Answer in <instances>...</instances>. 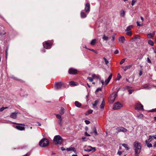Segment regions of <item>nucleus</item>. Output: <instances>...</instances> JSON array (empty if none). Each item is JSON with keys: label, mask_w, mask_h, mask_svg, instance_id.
Returning a JSON list of instances; mask_svg holds the SVG:
<instances>
[{"label": "nucleus", "mask_w": 156, "mask_h": 156, "mask_svg": "<svg viewBox=\"0 0 156 156\" xmlns=\"http://www.w3.org/2000/svg\"><path fill=\"white\" fill-rule=\"evenodd\" d=\"M150 112H156V108L155 109H152L149 111Z\"/></svg>", "instance_id": "obj_47"}, {"label": "nucleus", "mask_w": 156, "mask_h": 156, "mask_svg": "<svg viewBox=\"0 0 156 156\" xmlns=\"http://www.w3.org/2000/svg\"><path fill=\"white\" fill-rule=\"evenodd\" d=\"M136 23H137V26H138L140 27V26H142L143 25H142V24L141 25L139 23V22H137Z\"/></svg>", "instance_id": "obj_56"}, {"label": "nucleus", "mask_w": 156, "mask_h": 156, "mask_svg": "<svg viewBox=\"0 0 156 156\" xmlns=\"http://www.w3.org/2000/svg\"><path fill=\"white\" fill-rule=\"evenodd\" d=\"M66 150L67 151H73L75 152L76 151V150L74 147H71L69 148H68L66 149Z\"/></svg>", "instance_id": "obj_22"}, {"label": "nucleus", "mask_w": 156, "mask_h": 156, "mask_svg": "<svg viewBox=\"0 0 156 156\" xmlns=\"http://www.w3.org/2000/svg\"><path fill=\"white\" fill-rule=\"evenodd\" d=\"M120 14L121 16L124 17L125 16V12L123 10H121L120 12Z\"/></svg>", "instance_id": "obj_30"}, {"label": "nucleus", "mask_w": 156, "mask_h": 156, "mask_svg": "<svg viewBox=\"0 0 156 156\" xmlns=\"http://www.w3.org/2000/svg\"><path fill=\"white\" fill-rule=\"evenodd\" d=\"M136 2V0H133L131 2V5L132 6H133L134 5L135 3Z\"/></svg>", "instance_id": "obj_43"}, {"label": "nucleus", "mask_w": 156, "mask_h": 156, "mask_svg": "<svg viewBox=\"0 0 156 156\" xmlns=\"http://www.w3.org/2000/svg\"><path fill=\"white\" fill-rule=\"evenodd\" d=\"M146 144H147V146L149 147H152V144L151 143H149L148 142Z\"/></svg>", "instance_id": "obj_42"}, {"label": "nucleus", "mask_w": 156, "mask_h": 156, "mask_svg": "<svg viewBox=\"0 0 156 156\" xmlns=\"http://www.w3.org/2000/svg\"><path fill=\"white\" fill-rule=\"evenodd\" d=\"M109 81L108 80H106L105 81V85L106 86V85L108 84V83H109Z\"/></svg>", "instance_id": "obj_44"}, {"label": "nucleus", "mask_w": 156, "mask_h": 156, "mask_svg": "<svg viewBox=\"0 0 156 156\" xmlns=\"http://www.w3.org/2000/svg\"><path fill=\"white\" fill-rule=\"evenodd\" d=\"M102 39L106 41H107L108 40V37L104 34L103 36Z\"/></svg>", "instance_id": "obj_31"}, {"label": "nucleus", "mask_w": 156, "mask_h": 156, "mask_svg": "<svg viewBox=\"0 0 156 156\" xmlns=\"http://www.w3.org/2000/svg\"><path fill=\"white\" fill-rule=\"evenodd\" d=\"M117 95V93L116 92H114L111 95L109 99L110 103H113L114 102Z\"/></svg>", "instance_id": "obj_5"}, {"label": "nucleus", "mask_w": 156, "mask_h": 156, "mask_svg": "<svg viewBox=\"0 0 156 156\" xmlns=\"http://www.w3.org/2000/svg\"><path fill=\"white\" fill-rule=\"evenodd\" d=\"M99 102V100H97L95 101L94 103L93 104V105L94 107H96L97 104H98Z\"/></svg>", "instance_id": "obj_24"}, {"label": "nucleus", "mask_w": 156, "mask_h": 156, "mask_svg": "<svg viewBox=\"0 0 156 156\" xmlns=\"http://www.w3.org/2000/svg\"><path fill=\"white\" fill-rule=\"evenodd\" d=\"M153 146L154 147H156V142H154Z\"/></svg>", "instance_id": "obj_64"}, {"label": "nucleus", "mask_w": 156, "mask_h": 156, "mask_svg": "<svg viewBox=\"0 0 156 156\" xmlns=\"http://www.w3.org/2000/svg\"><path fill=\"white\" fill-rule=\"evenodd\" d=\"M147 62L148 63H151V61L149 58L148 57L147 58Z\"/></svg>", "instance_id": "obj_53"}, {"label": "nucleus", "mask_w": 156, "mask_h": 156, "mask_svg": "<svg viewBox=\"0 0 156 156\" xmlns=\"http://www.w3.org/2000/svg\"><path fill=\"white\" fill-rule=\"evenodd\" d=\"M85 135L87 136H90V135L89 134H88L87 132H85Z\"/></svg>", "instance_id": "obj_52"}, {"label": "nucleus", "mask_w": 156, "mask_h": 156, "mask_svg": "<svg viewBox=\"0 0 156 156\" xmlns=\"http://www.w3.org/2000/svg\"><path fill=\"white\" fill-rule=\"evenodd\" d=\"M8 107H2L0 108V112H2L5 109L7 108Z\"/></svg>", "instance_id": "obj_40"}, {"label": "nucleus", "mask_w": 156, "mask_h": 156, "mask_svg": "<svg viewBox=\"0 0 156 156\" xmlns=\"http://www.w3.org/2000/svg\"><path fill=\"white\" fill-rule=\"evenodd\" d=\"M112 74H111L110 75L108 76V78L107 79L109 81H110L111 79H112Z\"/></svg>", "instance_id": "obj_36"}, {"label": "nucleus", "mask_w": 156, "mask_h": 156, "mask_svg": "<svg viewBox=\"0 0 156 156\" xmlns=\"http://www.w3.org/2000/svg\"><path fill=\"white\" fill-rule=\"evenodd\" d=\"M61 149L62 151H63L65 150V149L63 147H61Z\"/></svg>", "instance_id": "obj_62"}, {"label": "nucleus", "mask_w": 156, "mask_h": 156, "mask_svg": "<svg viewBox=\"0 0 156 156\" xmlns=\"http://www.w3.org/2000/svg\"><path fill=\"white\" fill-rule=\"evenodd\" d=\"M85 122L86 124H88L90 123V122L89 121L87 120H85Z\"/></svg>", "instance_id": "obj_48"}, {"label": "nucleus", "mask_w": 156, "mask_h": 156, "mask_svg": "<svg viewBox=\"0 0 156 156\" xmlns=\"http://www.w3.org/2000/svg\"><path fill=\"white\" fill-rule=\"evenodd\" d=\"M89 147H90V148H92L93 150H94L93 151V152H94V151H96V148H95V147H92L90 146H89Z\"/></svg>", "instance_id": "obj_58"}, {"label": "nucleus", "mask_w": 156, "mask_h": 156, "mask_svg": "<svg viewBox=\"0 0 156 156\" xmlns=\"http://www.w3.org/2000/svg\"><path fill=\"white\" fill-rule=\"evenodd\" d=\"M65 112V110L63 107H61V109L60 111V113L61 115H62L64 114Z\"/></svg>", "instance_id": "obj_23"}, {"label": "nucleus", "mask_w": 156, "mask_h": 156, "mask_svg": "<svg viewBox=\"0 0 156 156\" xmlns=\"http://www.w3.org/2000/svg\"><path fill=\"white\" fill-rule=\"evenodd\" d=\"M56 118L58 119V123L60 126H62L63 124L62 119L61 115L58 114H55Z\"/></svg>", "instance_id": "obj_8"}, {"label": "nucleus", "mask_w": 156, "mask_h": 156, "mask_svg": "<svg viewBox=\"0 0 156 156\" xmlns=\"http://www.w3.org/2000/svg\"><path fill=\"white\" fill-rule=\"evenodd\" d=\"M92 77L93 79L94 78H98L99 76L96 75L95 74H93L92 76Z\"/></svg>", "instance_id": "obj_34"}, {"label": "nucleus", "mask_w": 156, "mask_h": 156, "mask_svg": "<svg viewBox=\"0 0 156 156\" xmlns=\"http://www.w3.org/2000/svg\"><path fill=\"white\" fill-rule=\"evenodd\" d=\"M103 59L104 60L105 65H107L108 63L109 62L104 57Z\"/></svg>", "instance_id": "obj_39"}, {"label": "nucleus", "mask_w": 156, "mask_h": 156, "mask_svg": "<svg viewBox=\"0 0 156 156\" xmlns=\"http://www.w3.org/2000/svg\"><path fill=\"white\" fill-rule=\"evenodd\" d=\"M138 38V36L137 37L136 36H135L134 37L132 38V39H136Z\"/></svg>", "instance_id": "obj_61"}, {"label": "nucleus", "mask_w": 156, "mask_h": 156, "mask_svg": "<svg viewBox=\"0 0 156 156\" xmlns=\"http://www.w3.org/2000/svg\"><path fill=\"white\" fill-rule=\"evenodd\" d=\"M43 45L44 48L48 49L51 48V44L48 41H45L43 43Z\"/></svg>", "instance_id": "obj_9"}, {"label": "nucleus", "mask_w": 156, "mask_h": 156, "mask_svg": "<svg viewBox=\"0 0 156 156\" xmlns=\"http://www.w3.org/2000/svg\"><path fill=\"white\" fill-rule=\"evenodd\" d=\"M144 115L142 114H140L137 115V117L139 119H142L143 118Z\"/></svg>", "instance_id": "obj_27"}, {"label": "nucleus", "mask_w": 156, "mask_h": 156, "mask_svg": "<svg viewBox=\"0 0 156 156\" xmlns=\"http://www.w3.org/2000/svg\"><path fill=\"white\" fill-rule=\"evenodd\" d=\"M16 128L18 130H23L25 129V127L23 126H16Z\"/></svg>", "instance_id": "obj_18"}, {"label": "nucleus", "mask_w": 156, "mask_h": 156, "mask_svg": "<svg viewBox=\"0 0 156 156\" xmlns=\"http://www.w3.org/2000/svg\"><path fill=\"white\" fill-rule=\"evenodd\" d=\"M96 39L92 40L90 42V44L92 46L94 45L96 43Z\"/></svg>", "instance_id": "obj_21"}, {"label": "nucleus", "mask_w": 156, "mask_h": 156, "mask_svg": "<svg viewBox=\"0 0 156 156\" xmlns=\"http://www.w3.org/2000/svg\"><path fill=\"white\" fill-rule=\"evenodd\" d=\"M63 84V83L61 82H55L54 86V89L56 90L60 89Z\"/></svg>", "instance_id": "obj_4"}, {"label": "nucleus", "mask_w": 156, "mask_h": 156, "mask_svg": "<svg viewBox=\"0 0 156 156\" xmlns=\"http://www.w3.org/2000/svg\"><path fill=\"white\" fill-rule=\"evenodd\" d=\"M133 91V90H128L129 94H131L132 93Z\"/></svg>", "instance_id": "obj_49"}, {"label": "nucleus", "mask_w": 156, "mask_h": 156, "mask_svg": "<svg viewBox=\"0 0 156 156\" xmlns=\"http://www.w3.org/2000/svg\"><path fill=\"white\" fill-rule=\"evenodd\" d=\"M148 43L151 45L153 46L154 45V43L153 41L151 40H150L148 41Z\"/></svg>", "instance_id": "obj_29"}, {"label": "nucleus", "mask_w": 156, "mask_h": 156, "mask_svg": "<svg viewBox=\"0 0 156 156\" xmlns=\"http://www.w3.org/2000/svg\"><path fill=\"white\" fill-rule=\"evenodd\" d=\"M93 130L94 132L95 133V135H97L98 134L97 132V131L96 128L95 127V126L94 127Z\"/></svg>", "instance_id": "obj_32"}, {"label": "nucleus", "mask_w": 156, "mask_h": 156, "mask_svg": "<svg viewBox=\"0 0 156 156\" xmlns=\"http://www.w3.org/2000/svg\"><path fill=\"white\" fill-rule=\"evenodd\" d=\"M84 10L86 13H88L90 10V5L89 3H87L85 5Z\"/></svg>", "instance_id": "obj_10"}, {"label": "nucleus", "mask_w": 156, "mask_h": 156, "mask_svg": "<svg viewBox=\"0 0 156 156\" xmlns=\"http://www.w3.org/2000/svg\"><path fill=\"white\" fill-rule=\"evenodd\" d=\"M121 76L119 74V73H118L117 75V76L116 78V79L118 80H119L121 78Z\"/></svg>", "instance_id": "obj_37"}, {"label": "nucleus", "mask_w": 156, "mask_h": 156, "mask_svg": "<svg viewBox=\"0 0 156 156\" xmlns=\"http://www.w3.org/2000/svg\"><path fill=\"white\" fill-rule=\"evenodd\" d=\"M133 27V26L132 25H131L128 27L126 28V29L125 30L126 31H129Z\"/></svg>", "instance_id": "obj_28"}, {"label": "nucleus", "mask_w": 156, "mask_h": 156, "mask_svg": "<svg viewBox=\"0 0 156 156\" xmlns=\"http://www.w3.org/2000/svg\"><path fill=\"white\" fill-rule=\"evenodd\" d=\"M87 79H88L89 81L90 82H92L93 81V77H87Z\"/></svg>", "instance_id": "obj_35"}, {"label": "nucleus", "mask_w": 156, "mask_h": 156, "mask_svg": "<svg viewBox=\"0 0 156 156\" xmlns=\"http://www.w3.org/2000/svg\"><path fill=\"white\" fill-rule=\"evenodd\" d=\"M101 89L100 88H97L96 90V91L98 92L99 91H101Z\"/></svg>", "instance_id": "obj_51"}, {"label": "nucleus", "mask_w": 156, "mask_h": 156, "mask_svg": "<svg viewBox=\"0 0 156 156\" xmlns=\"http://www.w3.org/2000/svg\"><path fill=\"white\" fill-rule=\"evenodd\" d=\"M84 151L87 152H90L91 151V150L89 149H84Z\"/></svg>", "instance_id": "obj_54"}, {"label": "nucleus", "mask_w": 156, "mask_h": 156, "mask_svg": "<svg viewBox=\"0 0 156 156\" xmlns=\"http://www.w3.org/2000/svg\"><path fill=\"white\" fill-rule=\"evenodd\" d=\"M5 34V33L4 32H0V35H4Z\"/></svg>", "instance_id": "obj_59"}, {"label": "nucleus", "mask_w": 156, "mask_h": 156, "mask_svg": "<svg viewBox=\"0 0 156 156\" xmlns=\"http://www.w3.org/2000/svg\"><path fill=\"white\" fill-rule=\"evenodd\" d=\"M78 70L73 68H71L69 69L68 71V73L72 75H76L77 73Z\"/></svg>", "instance_id": "obj_7"}, {"label": "nucleus", "mask_w": 156, "mask_h": 156, "mask_svg": "<svg viewBox=\"0 0 156 156\" xmlns=\"http://www.w3.org/2000/svg\"><path fill=\"white\" fill-rule=\"evenodd\" d=\"M133 146L135 154L138 155L141 152V144L137 141H136L134 143Z\"/></svg>", "instance_id": "obj_1"}, {"label": "nucleus", "mask_w": 156, "mask_h": 156, "mask_svg": "<svg viewBox=\"0 0 156 156\" xmlns=\"http://www.w3.org/2000/svg\"><path fill=\"white\" fill-rule=\"evenodd\" d=\"M125 40V38L124 36H122L119 38V41L121 42L122 43H124Z\"/></svg>", "instance_id": "obj_16"}, {"label": "nucleus", "mask_w": 156, "mask_h": 156, "mask_svg": "<svg viewBox=\"0 0 156 156\" xmlns=\"http://www.w3.org/2000/svg\"><path fill=\"white\" fill-rule=\"evenodd\" d=\"M117 153L119 155H121L122 154V152L120 151H118Z\"/></svg>", "instance_id": "obj_60"}, {"label": "nucleus", "mask_w": 156, "mask_h": 156, "mask_svg": "<svg viewBox=\"0 0 156 156\" xmlns=\"http://www.w3.org/2000/svg\"><path fill=\"white\" fill-rule=\"evenodd\" d=\"M142 73H142V70L140 71V72H139V75H140V76H141L142 75Z\"/></svg>", "instance_id": "obj_57"}, {"label": "nucleus", "mask_w": 156, "mask_h": 156, "mask_svg": "<svg viewBox=\"0 0 156 156\" xmlns=\"http://www.w3.org/2000/svg\"><path fill=\"white\" fill-rule=\"evenodd\" d=\"M154 136H149V139L145 140L146 143L147 144L148 142H151L154 139Z\"/></svg>", "instance_id": "obj_13"}, {"label": "nucleus", "mask_w": 156, "mask_h": 156, "mask_svg": "<svg viewBox=\"0 0 156 156\" xmlns=\"http://www.w3.org/2000/svg\"><path fill=\"white\" fill-rule=\"evenodd\" d=\"M49 141L46 138H44L42 139L39 143V145L42 147H46L49 145Z\"/></svg>", "instance_id": "obj_3"}, {"label": "nucleus", "mask_w": 156, "mask_h": 156, "mask_svg": "<svg viewBox=\"0 0 156 156\" xmlns=\"http://www.w3.org/2000/svg\"><path fill=\"white\" fill-rule=\"evenodd\" d=\"M93 112V111L92 110H89L85 113V115H88L92 113Z\"/></svg>", "instance_id": "obj_26"}, {"label": "nucleus", "mask_w": 156, "mask_h": 156, "mask_svg": "<svg viewBox=\"0 0 156 156\" xmlns=\"http://www.w3.org/2000/svg\"><path fill=\"white\" fill-rule=\"evenodd\" d=\"M140 19L142 20V22H143L144 21V19L142 16H140Z\"/></svg>", "instance_id": "obj_63"}, {"label": "nucleus", "mask_w": 156, "mask_h": 156, "mask_svg": "<svg viewBox=\"0 0 156 156\" xmlns=\"http://www.w3.org/2000/svg\"><path fill=\"white\" fill-rule=\"evenodd\" d=\"M105 105L103 104H101L100 105V108L101 109H103L104 108Z\"/></svg>", "instance_id": "obj_45"}, {"label": "nucleus", "mask_w": 156, "mask_h": 156, "mask_svg": "<svg viewBox=\"0 0 156 156\" xmlns=\"http://www.w3.org/2000/svg\"><path fill=\"white\" fill-rule=\"evenodd\" d=\"M13 123L14 124H15L18 125H20V126H25V125L24 124H22V123Z\"/></svg>", "instance_id": "obj_46"}, {"label": "nucleus", "mask_w": 156, "mask_h": 156, "mask_svg": "<svg viewBox=\"0 0 156 156\" xmlns=\"http://www.w3.org/2000/svg\"><path fill=\"white\" fill-rule=\"evenodd\" d=\"M53 141L56 144H61L63 141V139L60 136L56 135L54 136Z\"/></svg>", "instance_id": "obj_2"}, {"label": "nucleus", "mask_w": 156, "mask_h": 156, "mask_svg": "<svg viewBox=\"0 0 156 156\" xmlns=\"http://www.w3.org/2000/svg\"><path fill=\"white\" fill-rule=\"evenodd\" d=\"M122 146L124 147L126 150H129V148L128 147V145L127 144H122Z\"/></svg>", "instance_id": "obj_25"}, {"label": "nucleus", "mask_w": 156, "mask_h": 156, "mask_svg": "<svg viewBox=\"0 0 156 156\" xmlns=\"http://www.w3.org/2000/svg\"><path fill=\"white\" fill-rule=\"evenodd\" d=\"M114 54H117L119 53V51L117 49L115 50V51L114 52Z\"/></svg>", "instance_id": "obj_55"}, {"label": "nucleus", "mask_w": 156, "mask_h": 156, "mask_svg": "<svg viewBox=\"0 0 156 156\" xmlns=\"http://www.w3.org/2000/svg\"><path fill=\"white\" fill-rule=\"evenodd\" d=\"M135 108L136 110H144L143 106L141 104H137L136 105Z\"/></svg>", "instance_id": "obj_12"}, {"label": "nucleus", "mask_w": 156, "mask_h": 156, "mask_svg": "<svg viewBox=\"0 0 156 156\" xmlns=\"http://www.w3.org/2000/svg\"><path fill=\"white\" fill-rule=\"evenodd\" d=\"M126 34L129 36H130L132 35V33L131 31H127L126 33Z\"/></svg>", "instance_id": "obj_33"}, {"label": "nucleus", "mask_w": 156, "mask_h": 156, "mask_svg": "<svg viewBox=\"0 0 156 156\" xmlns=\"http://www.w3.org/2000/svg\"><path fill=\"white\" fill-rule=\"evenodd\" d=\"M80 16L81 18H84L87 17V15L85 13L82 11L80 12Z\"/></svg>", "instance_id": "obj_14"}, {"label": "nucleus", "mask_w": 156, "mask_h": 156, "mask_svg": "<svg viewBox=\"0 0 156 156\" xmlns=\"http://www.w3.org/2000/svg\"><path fill=\"white\" fill-rule=\"evenodd\" d=\"M69 84L71 86H76L78 84V83L74 82L73 81H71L69 82Z\"/></svg>", "instance_id": "obj_20"}, {"label": "nucleus", "mask_w": 156, "mask_h": 156, "mask_svg": "<svg viewBox=\"0 0 156 156\" xmlns=\"http://www.w3.org/2000/svg\"><path fill=\"white\" fill-rule=\"evenodd\" d=\"M75 104L76 107L78 108H80L82 106L81 104L78 101H76L75 102Z\"/></svg>", "instance_id": "obj_19"}, {"label": "nucleus", "mask_w": 156, "mask_h": 156, "mask_svg": "<svg viewBox=\"0 0 156 156\" xmlns=\"http://www.w3.org/2000/svg\"><path fill=\"white\" fill-rule=\"evenodd\" d=\"M132 66V65H128L126 66L125 67H122V68L124 69V70L126 71V70H127L128 69H130V68H131Z\"/></svg>", "instance_id": "obj_15"}, {"label": "nucleus", "mask_w": 156, "mask_h": 156, "mask_svg": "<svg viewBox=\"0 0 156 156\" xmlns=\"http://www.w3.org/2000/svg\"><path fill=\"white\" fill-rule=\"evenodd\" d=\"M147 37L148 38H151L153 36V35H152L151 33H150L147 35Z\"/></svg>", "instance_id": "obj_38"}, {"label": "nucleus", "mask_w": 156, "mask_h": 156, "mask_svg": "<svg viewBox=\"0 0 156 156\" xmlns=\"http://www.w3.org/2000/svg\"><path fill=\"white\" fill-rule=\"evenodd\" d=\"M122 105L120 103L117 102L115 103L113 105V109L114 110H118L121 108Z\"/></svg>", "instance_id": "obj_6"}, {"label": "nucleus", "mask_w": 156, "mask_h": 156, "mask_svg": "<svg viewBox=\"0 0 156 156\" xmlns=\"http://www.w3.org/2000/svg\"><path fill=\"white\" fill-rule=\"evenodd\" d=\"M118 130V131L117 132V133L119 132H122L123 133H125L126 132L128 131V130L124 128L123 127H120L119 128H118L117 129H116Z\"/></svg>", "instance_id": "obj_11"}, {"label": "nucleus", "mask_w": 156, "mask_h": 156, "mask_svg": "<svg viewBox=\"0 0 156 156\" xmlns=\"http://www.w3.org/2000/svg\"><path fill=\"white\" fill-rule=\"evenodd\" d=\"M10 117L13 119H16L17 117V114L14 112L12 113L10 115Z\"/></svg>", "instance_id": "obj_17"}, {"label": "nucleus", "mask_w": 156, "mask_h": 156, "mask_svg": "<svg viewBox=\"0 0 156 156\" xmlns=\"http://www.w3.org/2000/svg\"><path fill=\"white\" fill-rule=\"evenodd\" d=\"M89 50L90 51H92L93 52H94L96 54H97V52L94 50L93 49H89Z\"/></svg>", "instance_id": "obj_50"}, {"label": "nucleus", "mask_w": 156, "mask_h": 156, "mask_svg": "<svg viewBox=\"0 0 156 156\" xmlns=\"http://www.w3.org/2000/svg\"><path fill=\"white\" fill-rule=\"evenodd\" d=\"M125 60V58L122 59L120 62V64L122 65V64H123L124 63V62Z\"/></svg>", "instance_id": "obj_41"}]
</instances>
